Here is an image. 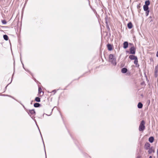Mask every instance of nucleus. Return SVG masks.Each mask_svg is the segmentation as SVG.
<instances>
[{"mask_svg": "<svg viewBox=\"0 0 158 158\" xmlns=\"http://www.w3.org/2000/svg\"><path fill=\"white\" fill-rule=\"evenodd\" d=\"M143 105L141 102L139 103L138 105V107L139 108H141L142 107Z\"/></svg>", "mask_w": 158, "mask_h": 158, "instance_id": "13", "label": "nucleus"}, {"mask_svg": "<svg viewBox=\"0 0 158 158\" xmlns=\"http://www.w3.org/2000/svg\"><path fill=\"white\" fill-rule=\"evenodd\" d=\"M127 27L129 29H131L132 27V25L131 23H129L127 24Z\"/></svg>", "mask_w": 158, "mask_h": 158, "instance_id": "9", "label": "nucleus"}, {"mask_svg": "<svg viewBox=\"0 0 158 158\" xmlns=\"http://www.w3.org/2000/svg\"><path fill=\"white\" fill-rule=\"evenodd\" d=\"M35 100L37 102H40V98L39 97H36L35 98Z\"/></svg>", "mask_w": 158, "mask_h": 158, "instance_id": "16", "label": "nucleus"}, {"mask_svg": "<svg viewBox=\"0 0 158 158\" xmlns=\"http://www.w3.org/2000/svg\"><path fill=\"white\" fill-rule=\"evenodd\" d=\"M3 38L6 40H8V37L6 35H3Z\"/></svg>", "mask_w": 158, "mask_h": 158, "instance_id": "14", "label": "nucleus"}, {"mask_svg": "<svg viewBox=\"0 0 158 158\" xmlns=\"http://www.w3.org/2000/svg\"><path fill=\"white\" fill-rule=\"evenodd\" d=\"M143 7L144 10L147 11L148 10V7L147 5H144Z\"/></svg>", "mask_w": 158, "mask_h": 158, "instance_id": "12", "label": "nucleus"}, {"mask_svg": "<svg viewBox=\"0 0 158 158\" xmlns=\"http://www.w3.org/2000/svg\"><path fill=\"white\" fill-rule=\"evenodd\" d=\"M107 47L108 49L109 50L111 51L112 50V46L111 45H110L109 44H108L107 45Z\"/></svg>", "mask_w": 158, "mask_h": 158, "instance_id": "7", "label": "nucleus"}, {"mask_svg": "<svg viewBox=\"0 0 158 158\" xmlns=\"http://www.w3.org/2000/svg\"><path fill=\"white\" fill-rule=\"evenodd\" d=\"M156 56L157 57H158V51L157 52L156 54Z\"/></svg>", "mask_w": 158, "mask_h": 158, "instance_id": "23", "label": "nucleus"}, {"mask_svg": "<svg viewBox=\"0 0 158 158\" xmlns=\"http://www.w3.org/2000/svg\"><path fill=\"white\" fill-rule=\"evenodd\" d=\"M2 22L3 24H6V21L5 20H2Z\"/></svg>", "mask_w": 158, "mask_h": 158, "instance_id": "18", "label": "nucleus"}, {"mask_svg": "<svg viewBox=\"0 0 158 158\" xmlns=\"http://www.w3.org/2000/svg\"><path fill=\"white\" fill-rule=\"evenodd\" d=\"M148 140L150 142L152 143L153 142L154 138L152 137H151L149 138Z\"/></svg>", "mask_w": 158, "mask_h": 158, "instance_id": "11", "label": "nucleus"}, {"mask_svg": "<svg viewBox=\"0 0 158 158\" xmlns=\"http://www.w3.org/2000/svg\"><path fill=\"white\" fill-rule=\"evenodd\" d=\"M157 69L156 68L155 69V73H157Z\"/></svg>", "mask_w": 158, "mask_h": 158, "instance_id": "22", "label": "nucleus"}, {"mask_svg": "<svg viewBox=\"0 0 158 158\" xmlns=\"http://www.w3.org/2000/svg\"><path fill=\"white\" fill-rule=\"evenodd\" d=\"M129 58L131 60H134L136 58H137V57L134 55H130L129 56Z\"/></svg>", "mask_w": 158, "mask_h": 158, "instance_id": "6", "label": "nucleus"}, {"mask_svg": "<svg viewBox=\"0 0 158 158\" xmlns=\"http://www.w3.org/2000/svg\"><path fill=\"white\" fill-rule=\"evenodd\" d=\"M127 71V69L125 68H123L121 70L122 72L123 73H126Z\"/></svg>", "mask_w": 158, "mask_h": 158, "instance_id": "10", "label": "nucleus"}, {"mask_svg": "<svg viewBox=\"0 0 158 158\" xmlns=\"http://www.w3.org/2000/svg\"><path fill=\"white\" fill-rule=\"evenodd\" d=\"M150 146V144L148 143H147L145 145V147L146 149H148Z\"/></svg>", "mask_w": 158, "mask_h": 158, "instance_id": "8", "label": "nucleus"}, {"mask_svg": "<svg viewBox=\"0 0 158 158\" xmlns=\"http://www.w3.org/2000/svg\"><path fill=\"white\" fill-rule=\"evenodd\" d=\"M145 5H147V6H148V5L150 4V2L148 1H146L145 2Z\"/></svg>", "mask_w": 158, "mask_h": 158, "instance_id": "19", "label": "nucleus"}, {"mask_svg": "<svg viewBox=\"0 0 158 158\" xmlns=\"http://www.w3.org/2000/svg\"><path fill=\"white\" fill-rule=\"evenodd\" d=\"M146 12H145V15L146 16H148V15L149 12V10L146 11Z\"/></svg>", "mask_w": 158, "mask_h": 158, "instance_id": "20", "label": "nucleus"}, {"mask_svg": "<svg viewBox=\"0 0 158 158\" xmlns=\"http://www.w3.org/2000/svg\"><path fill=\"white\" fill-rule=\"evenodd\" d=\"M144 124V121L143 120L142 121L140 124L139 127V131H143L144 130L145 128Z\"/></svg>", "mask_w": 158, "mask_h": 158, "instance_id": "2", "label": "nucleus"}, {"mask_svg": "<svg viewBox=\"0 0 158 158\" xmlns=\"http://www.w3.org/2000/svg\"><path fill=\"white\" fill-rule=\"evenodd\" d=\"M41 90H42V89H41V88L40 87H39V89H38L39 93H40L41 92Z\"/></svg>", "mask_w": 158, "mask_h": 158, "instance_id": "21", "label": "nucleus"}, {"mask_svg": "<svg viewBox=\"0 0 158 158\" xmlns=\"http://www.w3.org/2000/svg\"><path fill=\"white\" fill-rule=\"evenodd\" d=\"M109 61L113 65H116V63L115 58L113 55L110 54L109 55Z\"/></svg>", "mask_w": 158, "mask_h": 158, "instance_id": "1", "label": "nucleus"}, {"mask_svg": "<svg viewBox=\"0 0 158 158\" xmlns=\"http://www.w3.org/2000/svg\"><path fill=\"white\" fill-rule=\"evenodd\" d=\"M149 158H152V157L151 156H150V157Z\"/></svg>", "mask_w": 158, "mask_h": 158, "instance_id": "24", "label": "nucleus"}, {"mask_svg": "<svg viewBox=\"0 0 158 158\" xmlns=\"http://www.w3.org/2000/svg\"><path fill=\"white\" fill-rule=\"evenodd\" d=\"M28 113L29 114H30L31 115H34L35 114V112L33 110H30L29 111Z\"/></svg>", "mask_w": 158, "mask_h": 158, "instance_id": "4", "label": "nucleus"}, {"mask_svg": "<svg viewBox=\"0 0 158 158\" xmlns=\"http://www.w3.org/2000/svg\"><path fill=\"white\" fill-rule=\"evenodd\" d=\"M128 47V43L127 42H125L123 43V48L126 49Z\"/></svg>", "mask_w": 158, "mask_h": 158, "instance_id": "5", "label": "nucleus"}, {"mask_svg": "<svg viewBox=\"0 0 158 158\" xmlns=\"http://www.w3.org/2000/svg\"><path fill=\"white\" fill-rule=\"evenodd\" d=\"M138 59L137 58H136L135 60H134V63L135 64H137L138 63Z\"/></svg>", "mask_w": 158, "mask_h": 158, "instance_id": "17", "label": "nucleus"}, {"mask_svg": "<svg viewBox=\"0 0 158 158\" xmlns=\"http://www.w3.org/2000/svg\"><path fill=\"white\" fill-rule=\"evenodd\" d=\"M130 53L132 54H135V48L134 47H132L130 49Z\"/></svg>", "mask_w": 158, "mask_h": 158, "instance_id": "3", "label": "nucleus"}, {"mask_svg": "<svg viewBox=\"0 0 158 158\" xmlns=\"http://www.w3.org/2000/svg\"><path fill=\"white\" fill-rule=\"evenodd\" d=\"M40 105V104L38 103H35L34 104V106L35 107H38Z\"/></svg>", "mask_w": 158, "mask_h": 158, "instance_id": "15", "label": "nucleus"}]
</instances>
